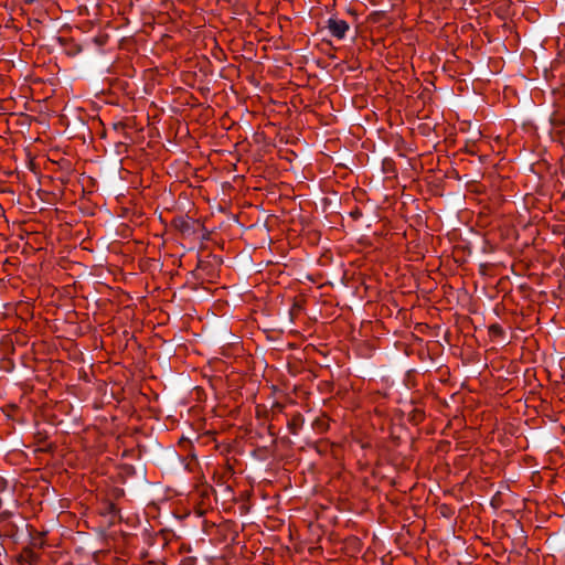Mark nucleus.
Returning a JSON list of instances; mask_svg holds the SVG:
<instances>
[{
  "instance_id": "obj_1",
  "label": "nucleus",
  "mask_w": 565,
  "mask_h": 565,
  "mask_svg": "<svg viewBox=\"0 0 565 565\" xmlns=\"http://www.w3.org/2000/svg\"><path fill=\"white\" fill-rule=\"evenodd\" d=\"M327 28L330 34L338 40H343L350 30L347 21L337 18H330L327 22Z\"/></svg>"
},
{
  "instance_id": "obj_2",
  "label": "nucleus",
  "mask_w": 565,
  "mask_h": 565,
  "mask_svg": "<svg viewBox=\"0 0 565 565\" xmlns=\"http://www.w3.org/2000/svg\"><path fill=\"white\" fill-rule=\"evenodd\" d=\"M489 334L491 337H503L504 335V331H503L501 326H499V324H491L489 327Z\"/></svg>"
}]
</instances>
